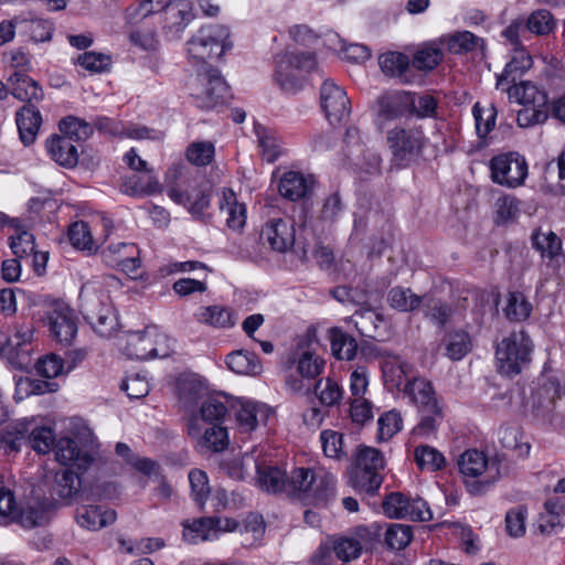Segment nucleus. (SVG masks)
Listing matches in <instances>:
<instances>
[{"mask_svg":"<svg viewBox=\"0 0 565 565\" xmlns=\"http://www.w3.org/2000/svg\"><path fill=\"white\" fill-rule=\"evenodd\" d=\"M119 287L114 276L94 278L85 282L79 292L81 311L94 330L102 337H110L118 327L110 292Z\"/></svg>","mask_w":565,"mask_h":565,"instance_id":"f257e3e1","label":"nucleus"},{"mask_svg":"<svg viewBox=\"0 0 565 565\" xmlns=\"http://www.w3.org/2000/svg\"><path fill=\"white\" fill-rule=\"evenodd\" d=\"M335 478L322 469L296 468L288 479V495L326 505L334 497Z\"/></svg>","mask_w":565,"mask_h":565,"instance_id":"f03ea898","label":"nucleus"},{"mask_svg":"<svg viewBox=\"0 0 565 565\" xmlns=\"http://www.w3.org/2000/svg\"><path fill=\"white\" fill-rule=\"evenodd\" d=\"M458 466L468 491L475 495L484 493L499 478L498 465L478 450L465 451Z\"/></svg>","mask_w":565,"mask_h":565,"instance_id":"7ed1b4c3","label":"nucleus"},{"mask_svg":"<svg viewBox=\"0 0 565 565\" xmlns=\"http://www.w3.org/2000/svg\"><path fill=\"white\" fill-rule=\"evenodd\" d=\"M164 182L169 198L185 206L191 214L199 216L210 205L209 194L196 189V182L183 174L179 167L168 170Z\"/></svg>","mask_w":565,"mask_h":565,"instance_id":"20e7f679","label":"nucleus"},{"mask_svg":"<svg viewBox=\"0 0 565 565\" xmlns=\"http://www.w3.org/2000/svg\"><path fill=\"white\" fill-rule=\"evenodd\" d=\"M384 466V457L380 450L360 445L354 454V468L350 472L351 486L367 493L375 492L382 484L380 472Z\"/></svg>","mask_w":565,"mask_h":565,"instance_id":"39448f33","label":"nucleus"},{"mask_svg":"<svg viewBox=\"0 0 565 565\" xmlns=\"http://www.w3.org/2000/svg\"><path fill=\"white\" fill-rule=\"evenodd\" d=\"M532 348V341L523 330L503 338L495 352L500 372L508 376L519 374L530 363Z\"/></svg>","mask_w":565,"mask_h":565,"instance_id":"423d86ee","label":"nucleus"},{"mask_svg":"<svg viewBox=\"0 0 565 565\" xmlns=\"http://www.w3.org/2000/svg\"><path fill=\"white\" fill-rule=\"evenodd\" d=\"M190 95L198 107L213 109L225 104L228 86L216 70L209 68L192 76L188 83Z\"/></svg>","mask_w":565,"mask_h":565,"instance_id":"0eeeda50","label":"nucleus"},{"mask_svg":"<svg viewBox=\"0 0 565 565\" xmlns=\"http://www.w3.org/2000/svg\"><path fill=\"white\" fill-rule=\"evenodd\" d=\"M228 29L224 25H206L188 42V53L196 63H205L214 57H221L230 46Z\"/></svg>","mask_w":565,"mask_h":565,"instance_id":"6e6552de","label":"nucleus"},{"mask_svg":"<svg viewBox=\"0 0 565 565\" xmlns=\"http://www.w3.org/2000/svg\"><path fill=\"white\" fill-rule=\"evenodd\" d=\"M316 66L315 56L306 52H286L277 61L276 79L286 92L298 90L302 71H311Z\"/></svg>","mask_w":565,"mask_h":565,"instance_id":"1a4fd4ad","label":"nucleus"},{"mask_svg":"<svg viewBox=\"0 0 565 565\" xmlns=\"http://www.w3.org/2000/svg\"><path fill=\"white\" fill-rule=\"evenodd\" d=\"M316 66L315 56L306 52H286L277 61L276 79L286 92L298 90L302 71H311Z\"/></svg>","mask_w":565,"mask_h":565,"instance_id":"9d476101","label":"nucleus"},{"mask_svg":"<svg viewBox=\"0 0 565 565\" xmlns=\"http://www.w3.org/2000/svg\"><path fill=\"white\" fill-rule=\"evenodd\" d=\"M491 179L510 189L522 185L527 177V163L518 152L500 153L490 161Z\"/></svg>","mask_w":565,"mask_h":565,"instance_id":"9b49d317","label":"nucleus"},{"mask_svg":"<svg viewBox=\"0 0 565 565\" xmlns=\"http://www.w3.org/2000/svg\"><path fill=\"white\" fill-rule=\"evenodd\" d=\"M387 145L395 160L409 161L422 153L426 139L417 127H395L387 132Z\"/></svg>","mask_w":565,"mask_h":565,"instance_id":"f8f14e48","label":"nucleus"},{"mask_svg":"<svg viewBox=\"0 0 565 565\" xmlns=\"http://www.w3.org/2000/svg\"><path fill=\"white\" fill-rule=\"evenodd\" d=\"M385 515L391 519H409L425 522L433 518L427 503L420 498L411 499L401 492L387 494L382 503Z\"/></svg>","mask_w":565,"mask_h":565,"instance_id":"ddd939ff","label":"nucleus"},{"mask_svg":"<svg viewBox=\"0 0 565 565\" xmlns=\"http://www.w3.org/2000/svg\"><path fill=\"white\" fill-rule=\"evenodd\" d=\"M51 335L60 343L71 344L77 333L74 311L64 302H54L46 312Z\"/></svg>","mask_w":565,"mask_h":565,"instance_id":"4468645a","label":"nucleus"},{"mask_svg":"<svg viewBox=\"0 0 565 565\" xmlns=\"http://www.w3.org/2000/svg\"><path fill=\"white\" fill-rule=\"evenodd\" d=\"M260 237L273 250L286 253L296 241L295 222L288 216L271 217L263 226Z\"/></svg>","mask_w":565,"mask_h":565,"instance_id":"2eb2a0df","label":"nucleus"},{"mask_svg":"<svg viewBox=\"0 0 565 565\" xmlns=\"http://www.w3.org/2000/svg\"><path fill=\"white\" fill-rule=\"evenodd\" d=\"M320 104L331 124L341 122L350 114V100L345 90L332 79H326L320 89Z\"/></svg>","mask_w":565,"mask_h":565,"instance_id":"dca6fc26","label":"nucleus"},{"mask_svg":"<svg viewBox=\"0 0 565 565\" xmlns=\"http://www.w3.org/2000/svg\"><path fill=\"white\" fill-rule=\"evenodd\" d=\"M227 413L226 405L218 398L211 397L203 402L199 413H193L188 419V434L200 437L205 427L221 425Z\"/></svg>","mask_w":565,"mask_h":565,"instance_id":"f3484780","label":"nucleus"},{"mask_svg":"<svg viewBox=\"0 0 565 565\" xmlns=\"http://www.w3.org/2000/svg\"><path fill=\"white\" fill-rule=\"evenodd\" d=\"M404 392L420 412L441 415V407L439 406L435 388L428 380L414 377L406 383Z\"/></svg>","mask_w":565,"mask_h":565,"instance_id":"a211bd4d","label":"nucleus"},{"mask_svg":"<svg viewBox=\"0 0 565 565\" xmlns=\"http://www.w3.org/2000/svg\"><path fill=\"white\" fill-rule=\"evenodd\" d=\"M103 258L107 265L119 267L134 278L137 276V270L140 267L138 250L134 244H110L103 250Z\"/></svg>","mask_w":565,"mask_h":565,"instance_id":"6ab92c4d","label":"nucleus"},{"mask_svg":"<svg viewBox=\"0 0 565 565\" xmlns=\"http://www.w3.org/2000/svg\"><path fill=\"white\" fill-rule=\"evenodd\" d=\"M54 450L58 462L77 470H86L94 459L90 451L81 449L71 438H61Z\"/></svg>","mask_w":565,"mask_h":565,"instance_id":"aec40b11","label":"nucleus"},{"mask_svg":"<svg viewBox=\"0 0 565 565\" xmlns=\"http://www.w3.org/2000/svg\"><path fill=\"white\" fill-rule=\"evenodd\" d=\"M313 185L312 177H307L297 171H288L280 179L279 193L290 201H298L308 198L313 190Z\"/></svg>","mask_w":565,"mask_h":565,"instance_id":"412c9836","label":"nucleus"},{"mask_svg":"<svg viewBox=\"0 0 565 565\" xmlns=\"http://www.w3.org/2000/svg\"><path fill=\"white\" fill-rule=\"evenodd\" d=\"M270 409L260 403L241 401L236 407V423L241 431L250 433L269 417Z\"/></svg>","mask_w":565,"mask_h":565,"instance_id":"4be33fe9","label":"nucleus"},{"mask_svg":"<svg viewBox=\"0 0 565 565\" xmlns=\"http://www.w3.org/2000/svg\"><path fill=\"white\" fill-rule=\"evenodd\" d=\"M75 520L83 529L98 531L115 522L116 512L99 505H81L76 509Z\"/></svg>","mask_w":565,"mask_h":565,"instance_id":"5701e85b","label":"nucleus"},{"mask_svg":"<svg viewBox=\"0 0 565 565\" xmlns=\"http://www.w3.org/2000/svg\"><path fill=\"white\" fill-rule=\"evenodd\" d=\"M157 333L146 329L128 335L125 352L131 359L146 360L158 355L156 349Z\"/></svg>","mask_w":565,"mask_h":565,"instance_id":"b1692460","label":"nucleus"},{"mask_svg":"<svg viewBox=\"0 0 565 565\" xmlns=\"http://www.w3.org/2000/svg\"><path fill=\"white\" fill-rule=\"evenodd\" d=\"M533 61L524 47L516 46L502 74L498 76L497 87L504 89L532 67Z\"/></svg>","mask_w":565,"mask_h":565,"instance_id":"393cba45","label":"nucleus"},{"mask_svg":"<svg viewBox=\"0 0 565 565\" xmlns=\"http://www.w3.org/2000/svg\"><path fill=\"white\" fill-rule=\"evenodd\" d=\"M51 509V502H29L20 510H15L14 522L19 523L24 529L44 526L50 521Z\"/></svg>","mask_w":565,"mask_h":565,"instance_id":"a878e982","label":"nucleus"},{"mask_svg":"<svg viewBox=\"0 0 565 565\" xmlns=\"http://www.w3.org/2000/svg\"><path fill=\"white\" fill-rule=\"evenodd\" d=\"M218 207L224 214L226 225L232 230H241L246 223V210L238 203L232 189H222L218 193Z\"/></svg>","mask_w":565,"mask_h":565,"instance_id":"bb28decb","label":"nucleus"},{"mask_svg":"<svg viewBox=\"0 0 565 565\" xmlns=\"http://www.w3.org/2000/svg\"><path fill=\"white\" fill-rule=\"evenodd\" d=\"M121 191L130 196H149L161 192V185L152 171H142L126 177Z\"/></svg>","mask_w":565,"mask_h":565,"instance_id":"cd10ccee","label":"nucleus"},{"mask_svg":"<svg viewBox=\"0 0 565 565\" xmlns=\"http://www.w3.org/2000/svg\"><path fill=\"white\" fill-rule=\"evenodd\" d=\"M46 150L50 157L62 167L74 168L78 162L77 148L70 137L52 136L46 141Z\"/></svg>","mask_w":565,"mask_h":565,"instance_id":"c85d7f7f","label":"nucleus"},{"mask_svg":"<svg viewBox=\"0 0 565 565\" xmlns=\"http://www.w3.org/2000/svg\"><path fill=\"white\" fill-rule=\"evenodd\" d=\"M8 85L11 94L21 102L31 105L43 99L42 87L25 74L15 72L8 78Z\"/></svg>","mask_w":565,"mask_h":565,"instance_id":"c756f323","label":"nucleus"},{"mask_svg":"<svg viewBox=\"0 0 565 565\" xmlns=\"http://www.w3.org/2000/svg\"><path fill=\"white\" fill-rule=\"evenodd\" d=\"M79 476L68 469H62L55 473L50 493L52 500L68 503L79 492Z\"/></svg>","mask_w":565,"mask_h":565,"instance_id":"7c9ffc66","label":"nucleus"},{"mask_svg":"<svg viewBox=\"0 0 565 565\" xmlns=\"http://www.w3.org/2000/svg\"><path fill=\"white\" fill-rule=\"evenodd\" d=\"M192 19L191 4L185 0L169 2L163 10L164 30L171 35H178Z\"/></svg>","mask_w":565,"mask_h":565,"instance_id":"2f4dec72","label":"nucleus"},{"mask_svg":"<svg viewBox=\"0 0 565 565\" xmlns=\"http://www.w3.org/2000/svg\"><path fill=\"white\" fill-rule=\"evenodd\" d=\"M175 391L180 403L186 407L206 393V384L198 374H181L177 380Z\"/></svg>","mask_w":565,"mask_h":565,"instance_id":"473e14b6","label":"nucleus"},{"mask_svg":"<svg viewBox=\"0 0 565 565\" xmlns=\"http://www.w3.org/2000/svg\"><path fill=\"white\" fill-rule=\"evenodd\" d=\"M330 546H321L318 551L324 557L332 548L337 558L342 562H350L358 558L362 552V543L359 539L349 535H335L329 540Z\"/></svg>","mask_w":565,"mask_h":565,"instance_id":"72a5a7b5","label":"nucleus"},{"mask_svg":"<svg viewBox=\"0 0 565 565\" xmlns=\"http://www.w3.org/2000/svg\"><path fill=\"white\" fill-rule=\"evenodd\" d=\"M503 90L508 92L510 98L515 99L525 107L545 108L547 104L546 93L530 82H522L519 85L508 86Z\"/></svg>","mask_w":565,"mask_h":565,"instance_id":"f704fd0d","label":"nucleus"},{"mask_svg":"<svg viewBox=\"0 0 565 565\" xmlns=\"http://www.w3.org/2000/svg\"><path fill=\"white\" fill-rule=\"evenodd\" d=\"M384 384L390 388H399L412 372V366L396 355H387L382 362Z\"/></svg>","mask_w":565,"mask_h":565,"instance_id":"c9c22d12","label":"nucleus"},{"mask_svg":"<svg viewBox=\"0 0 565 565\" xmlns=\"http://www.w3.org/2000/svg\"><path fill=\"white\" fill-rule=\"evenodd\" d=\"M42 124L40 111L33 106H23L17 114L20 138L24 145H31Z\"/></svg>","mask_w":565,"mask_h":565,"instance_id":"e433bc0d","label":"nucleus"},{"mask_svg":"<svg viewBox=\"0 0 565 565\" xmlns=\"http://www.w3.org/2000/svg\"><path fill=\"white\" fill-rule=\"evenodd\" d=\"M258 486L270 493L285 492L288 494V479L285 471L274 466L257 467Z\"/></svg>","mask_w":565,"mask_h":565,"instance_id":"4c0bfd02","label":"nucleus"},{"mask_svg":"<svg viewBox=\"0 0 565 565\" xmlns=\"http://www.w3.org/2000/svg\"><path fill=\"white\" fill-rule=\"evenodd\" d=\"M196 320L213 328L226 329L236 323L233 311L218 305L200 308Z\"/></svg>","mask_w":565,"mask_h":565,"instance_id":"58836bf2","label":"nucleus"},{"mask_svg":"<svg viewBox=\"0 0 565 565\" xmlns=\"http://www.w3.org/2000/svg\"><path fill=\"white\" fill-rule=\"evenodd\" d=\"M227 366L235 373L256 376L263 372V365L257 355L246 351H235L226 356Z\"/></svg>","mask_w":565,"mask_h":565,"instance_id":"ea45409f","label":"nucleus"},{"mask_svg":"<svg viewBox=\"0 0 565 565\" xmlns=\"http://www.w3.org/2000/svg\"><path fill=\"white\" fill-rule=\"evenodd\" d=\"M441 41L447 50L454 54H463L476 50L482 53L484 50L483 40L469 31L456 32L444 36Z\"/></svg>","mask_w":565,"mask_h":565,"instance_id":"a19ab883","label":"nucleus"},{"mask_svg":"<svg viewBox=\"0 0 565 565\" xmlns=\"http://www.w3.org/2000/svg\"><path fill=\"white\" fill-rule=\"evenodd\" d=\"M329 339L332 354L339 360L351 361L354 359L358 350L355 339L340 328L329 330Z\"/></svg>","mask_w":565,"mask_h":565,"instance_id":"79ce46f5","label":"nucleus"},{"mask_svg":"<svg viewBox=\"0 0 565 565\" xmlns=\"http://www.w3.org/2000/svg\"><path fill=\"white\" fill-rule=\"evenodd\" d=\"M423 298L414 294L409 288L394 287L387 294L391 308L399 312H411L420 307Z\"/></svg>","mask_w":565,"mask_h":565,"instance_id":"37998d69","label":"nucleus"},{"mask_svg":"<svg viewBox=\"0 0 565 565\" xmlns=\"http://www.w3.org/2000/svg\"><path fill=\"white\" fill-rule=\"evenodd\" d=\"M183 537L190 543L198 541L215 540V532H213V518H200L193 521L182 522Z\"/></svg>","mask_w":565,"mask_h":565,"instance_id":"c03bdc74","label":"nucleus"},{"mask_svg":"<svg viewBox=\"0 0 565 565\" xmlns=\"http://www.w3.org/2000/svg\"><path fill=\"white\" fill-rule=\"evenodd\" d=\"M97 127L99 130L118 137H128L134 139L150 138L151 131L146 127L129 126L124 127L120 122L115 121L110 118H99L97 120Z\"/></svg>","mask_w":565,"mask_h":565,"instance_id":"a18cd8bd","label":"nucleus"},{"mask_svg":"<svg viewBox=\"0 0 565 565\" xmlns=\"http://www.w3.org/2000/svg\"><path fill=\"white\" fill-rule=\"evenodd\" d=\"M409 93L396 92L386 94L379 99V115L384 119H393L401 116L404 108L407 107Z\"/></svg>","mask_w":565,"mask_h":565,"instance_id":"49530a36","label":"nucleus"},{"mask_svg":"<svg viewBox=\"0 0 565 565\" xmlns=\"http://www.w3.org/2000/svg\"><path fill=\"white\" fill-rule=\"evenodd\" d=\"M198 440L199 446L212 451H222L228 444L226 429L221 425L205 427L200 437H193Z\"/></svg>","mask_w":565,"mask_h":565,"instance_id":"de8ad7c7","label":"nucleus"},{"mask_svg":"<svg viewBox=\"0 0 565 565\" xmlns=\"http://www.w3.org/2000/svg\"><path fill=\"white\" fill-rule=\"evenodd\" d=\"M500 443L503 448L512 450L519 458H526L531 451L529 441L523 440V435L515 427H503L499 431Z\"/></svg>","mask_w":565,"mask_h":565,"instance_id":"09e8293b","label":"nucleus"},{"mask_svg":"<svg viewBox=\"0 0 565 565\" xmlns=\"http://www.w3.org/2000/svg\"><path fill=\"white\" fill-rule=\"evenodd\" d=\"M472 114L478 136L486 138L495 126L497 108L493 104L481 105L480 103H476L472 108Z\"/></svg>","mask_w":565,"mask_h":565,"instance_id":"8fccbe9b","label":"nucleus"},{"mask_svg":"<svg viewBox=\"0 0 565 565\" xmlns=\"http://www.w3.org/2000/svg\"><path fill=\"white\" fill-rule=\"evenodd\" d=\"M505 317L511 321H523L531 315L532 305L520 291L509 292L503 309Z\"/></svg>","mask_w":565,"mask_h":565,"instance_id":"3c124183","label":"nucleus"},{"mask_svg":"<svg viewBox=\"0 0 565 565\" xmlns=\"http://www.w3.org/2000/svg\"><path fill=\"white\" fill-rule=\"evenodd\" d=\"M10 225L17 230V234L10 237L13 254L18 258H28L35 252L34 236L28 231L20 230L18 220L10 221Z\"/></svg>","mask_w":565,"mask_h":565,"instance_id":"603ef678","label":"nucleus"},{"mask_svg":"<svg viewBox=\"0 0 565 565\" xmlns=\"http://www.w3.org/2000/svg\"><path fill=\"white\" fill-rule=\"evenodd\" d=\"M68 238L71 244L82 250H95L97 243L93 237L88 223L78 221L73 223L68 228Z\"/></svg>","mask_w":565,"mask_h":565,"instance_id":"864d4df0","label":"nucleus"},{"mask_svg":"<svg viewBox=\"0 0 565 565\" xmlns=\"http://www.w3.org/2000/svg\"><path fill=\"white\" fill-rule=\"evenodd\" d=\"M380 67L388 76L401 77L409 66L407 55L399 52H387L382 54L379 60Z\"/></svg>","mask_w":565,"mask_h":565,"instance_id":"5fc2aeb1","label":"nucleus"},{"mask_svg":"<svg viewBox=\"0 0 565 565\" xmlns=\"http://www.w3.org/2000/svg\"><path fill=\"white\" fill-rule=\"evenodd\" d=\"M349 321L354 324L361 335L374 338L377 330L376 321H381V319L370 308H361L350 317Z\"/></svg>","mask_w":565,"mask_h":565,"instance_id":"6e6d98bb","label":"nucleus"},{"mask_svg":"<svg viewBox=\"0 0 565 565\" xmlns=\"http://www.w3.org/2000/svg\"><path fill=\"white\" fill-rule=\"evenodd\" d=\"M413 539L412 527L407 524H390L385 532V543L391 550L405 548Z\"/></svg>","mask_w":565,"mask_h":565,"instance_id":"4d7b16f0","label":"nucleus"},{"mask_svg":"<svg viewBox=\"0 0 565 565\" xmlns=\"http://www.w3.org/2000/svg\"><path fill=\"white\" fill-rule=\"evenodd\" d=\"M264 534L265 524L263 518L256 514L248 515L241 530L242 544L254 546L263 539Z\"/></svg>","mask_w":565,"mask_h":565,"instance_id":"13d9d810","label":"nucleus"},{"mask_svg":"<svg viewBox=\"0 0 565 565\" xmlns=\"http://www.w3.org/2000/svg\"><path fill=\"white\" fill-rule=\"evenodd\" d=\"M556 25L555 19L547 10L540 9L530 14L526 21L529 31L536 35H546L551 33Z\"/></svg>","mask_w":565,"mask_h":565,"instance_id":"bf43d9fd","label":"nucleus"},{"mask_svg":"<svg viewBox=\"0 0 565 565\" xmlns=\"http://www.w3.org/2000/svg\"><path fill=\"white\" fill-rule=\"evenodd\" d=\"M414 456L420 469L436 471L445 465L444 456L437 449L429 446H418L415 449Z\"/></svg>","mask_w":565,"mask_h":565,"instance_id":"052dcab7","label":"nucleus"},{"mask_svg":"<svg viewBox=\"0 0 565 565\" xmlns=\"http://www.w3.org/2000/svg\"><path fill=\"white\" fill-rule=\"evenodd\" d=\"M315 392L320 403L326 406H333L338 404L343 394L341 386L329 377L318 381Z\"/></svg>","mask_w":565,"mask_h":565,"instance_id":"680f3d73","label":"nucleus"},{"mask_svg":"<svg viewBox=\"0 0 565 565\" xmlns=\"http://www.w3.org/2000/svg\"><path fill=\"white\" fill-rule=\"evenodd\" d=\"M323 454L331 459L340 460L345 456L343 450V435L334 430H323L320 434Z\"/></svg>","mask_w":565,"mask_h":565,"instance_id":"e2e57ef3","label":"nucleus"},{"mask_svg":"<svg viewBox=\"0 0 565 565\" xmlns=\"http://www.w3.org/2000/svg\"><path fill=\"white\" fill-rule=\"evenodd\" d=\"M495 223L504 224L514 220L520 212V202L513 195H503L495 201Z\"/></svg>","mask_w":565,"mask_h":565,"instance_id":"0e129e2a","label":"nucleus"},{"mask_svg":"<svg viewBox=\"0 0 565 565\" xmlns=\"http://www.w3.org/2000/svg\"><path fill=\"white\" fill-rule=\"evenodd\" d=\"M324 366V361L311 351H305L298 359L297 371L303 379H315Z\"/></svg>","mask_w":565,"mask_h":565,"instance_id":"69168bd1","label":"nucleus"},{"mask_svg":"<svg viewBox=\"0 0 565 565\" xmlns=\"http://www.w3.org/2000/svg\"><path fill=\"white\" fill-rule=\"evenodd\" d=\"M20 28L29 33L30 38L34 42L49 41L52 36V24L49 21L42 19H31L17 21Z\"/></svg>","mask_w":565,"mask_h":565,"instance_id":"338daca9","label":"nucleus"},{"mask_svg":"<svg viewBox=\"0 0 565 565\" xmlns=\"http://www.w3.org/2000/svg\"><path fill=\"white\" fill-rule=\"evenodd\" d=\"M533 243L543 256L550 258L558 255L562 249V241L553 232H537L533 237Z\"/></svg>","mask_w":565,"mask_h":565,"instance_id":"774afa93","label":"nucleus"}]
</instances>
